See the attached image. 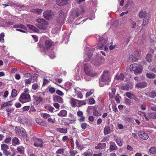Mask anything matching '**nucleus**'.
Segmentation results:
<instances>
[{"instance_id": "1", "label": "nucleus", "mask_w": 156, "mask_h": 156, "mask_svg": "<svg viewBox=\"0 0 156 156\" xmlns=\"http://www.w3.org/2000/svg\"><path fill=\"white\" fill-rule=\"evenodd\" d=\"M107 37L106 35H104L101 38L99 39V42L97 47V49H102L104 46V50L105 51L108 50V47L109 44L107 42Z\"/></svg>"}, {"instance_id": "2", "label": "nucleus", "mask_w": 156, "mask_h": 156, "mask_svg": "<svg viewBox=\"0 0 156 156\" xmlns=\"http://www.w3.org/2000/svg\"><path fill=\"white\" fill-rule=\"evenodd\" d=\"M110 81V76L109 72L108 71H104L103 74L99 79L100 86L101 87H102L104 86L105 85H108V83Z\"/></svg>"}, {"instance_id": "3", "label": "nucleus", "mask_w": 156, "mask_h": 156, "mask_svg": "<svg viewBox=\"0 0 156 156\" xmlns=\"http://www.w3.org/2000/svg\"><path fill=\"white\" fill-rule=\"evenodd\" d=\"M129 68L131 71H134L135 74L141 73L143 69L141 65L136 63L131 65Z\"/></svg>"}, {"instance_id": "4", "label": "nucleus", "mask_w": 156, "mask_h": 156, "mask_svg": "<svg viewBox=\"0 0 156 156\" xmlns=\"http://www.w3.org/2000/svg\"><path fill=\"white\" fill-rule=\"evenodd\" d=\"M139 16L141 18H144L142 26H146L148 23L150 17V14L145 11H141L139 12Z\"/></svg>"}, {"instance_id": "5", "label": "nucleus", "mask_w": 156, "mask_h": 156, "mask_svg": "<svg viewBox=\"0 0 156 156\" xmlns=\"http://www.w3.org/2000/svg\"><path fill=\"white\" fill-rule=\"evenodd\" d=\"M36 21L37 23H36V26L41 29H45L48 24V22L43 19H37Z\"/></svg>"}, {"instance_id": "6", "label": "nucleus", "mask_w": 156, "mask_h": 156, "mask_svg": "<svg viewBox=\"0 0 156 156\" xmlns=\"http://www.w3.org/2000/svg\"><path fill=\"white\" fill-rule=\"evenodd\" d=\"M83 70L86 74L87 76H93L96 75L95 73H93L92 68L90 64L88 63L85 64Z\"/></svg>"}, {"instance_id": "7", "label": "nucleus", "mask_w": 156, "mask_h": 156, "mask_svg": "<svg viewBox=\"0 0 156 156\" xmlns=\"http://www.w3.org/2000/svg\"><path fill=\"white\" fill-rule=\"evenodd\" d=\"M31 100L30 96L28 93H22L19 98V101L22 103L29 102Z\"/></svg>"}, {"instance_id": "8", "label": "nucleus", "mask_w": 156, "mask_h": 156, "mask_svg": "<svg viewBox=\"0 0 156 156\" xmlns=\"http://www.w3.org/2000/svg\"><path fill=\"white\" fill-rule=\"evenodd\" d=\"M84 12L82 9L81 8L78 9H75L72 11L71 16L70 17H72L73 19L72 20V21L74 19L78 16L79 15L81 14Z\"/></svg>"}, {"instance_id": "9", "label": "nucleus", "mask_w": 156, "mask_h": 156, "mask_svg": "<svg viewBox=\"0 0 156 156\" xmlns=\"http://www.w3.org/2000/svg\"><path fill=\"white\" fill-rule=\"evenodd\" d=\"M66 17V15L63 11H60L59 12L57 21L58 23H64Z\"/></svg>"}, {"instance_id": "10", "label": "nucleus", "mask_w": 156, "mask_h": 156, "mask_svg": "<svg viewBox=\"0 0 156 156\" xmlns=\"http://www.w3.org/2000/svg\"><path fill=\"white\" fill-rule=\"evenodd\" d=\"M15 133L19 136L25 137L26 136V133L24 129L21 127H16L15 129Z\"/></svg>"}, {"instance_id": "11", "label": "nucleus", "mask_w": 156, "mask_h": 156, "mask_svg": "<svg viewBox=\"0 0 156 156\" xmlns=\"http://www.w3.org/2000/svg\"><path fill=\"white\" fill-rule=\"evenodd\" d=\"M34 145L35 147H42L43 146V142L42 140L40 138H34Z\"/></svg>"}, {"instance_id": "12", "label": "nucleus", "mask_w": 156, "mask_h": 156, "mask_svg": "<svg viewBox=\"0 0 156 156\" xmlns=\"http://www.w3.org/2000/svg\"><path fill=\"white\" fill-rule=\"evenodd\" d=\"M54 16L53 12L51 10H47L43 13V16L47 20H49L52 18Z\"/></svg>"}, {"instance_id": "13", "label": "nucleus", "mask_w": 156, "mask_h": 156, "mask_svg": "<svg viewBox=\"0 0 156 156\" xmlns=\"http://www.w3.org/2000/svg\"><path fill=\"white\" fill-rule=\"evenodd\" d=\"M138 134L139 136L143 140H147L149 137V136L147 134L143 131H139Z\"/></svg>"}, {"instance_id": "14", "label": "nucleus", "mask_w": 156, "mask_h": 156, "mask_svg": "<svg viewBox=\"0 0 156 156\" xmlns=\"http://www.w3.org/2000/svg\"><path fill=\"white\" fill-rule=\"evenodd\" d=\"M74 89L75 92L76 93V95L77 96V98L82 99L83 97V95L80 91V89L78 87L74 88Z\"/></svg>"}, {"instance_id": "15", "label": "nucleus", "mask_w": 156, "mask_h": 156, "mask_svg": "<svg viewBox=\"0 0 156 156\" xmlns=\"http://www.w3.org/2000/svg\"><path fill=\"white\" fill-rule=\"evenodd\" d=\"M33 98L35 101L34 104L36 105H37L38 104L40 103L42 100V98L40 96H38L35 95H34L33 96Z\"/></svg>"}, {"instance_id": "16", "label": "nucleus", "mask_w": 156, "mask_h": 156, "mask_svg": "<svg viewBox=\"0 0 156 156\" xmlns=\"http://www.w3.org/2000/svg\"><path fill=\"white\" fill-rule=\"evenodd\" d=\"M78 100L73 98H71L70 100V103L73 107L77 106Z\"/></svg>"}, {"instance_id": "17", "label": "nucleus", "mask_w": 156, "mask_h": 156, "mask_svg": "<svg viewBox=\"0 0 156 156\" xmlns=\"http://www.w3.org/2000/svg\"><path fill=\"white\" fill-rule=\"evenodd\" d=\"M69 0H56V4L59 5H66L68 3Z\"/></svg>"}, {"instance_id": "18", "label": "nucleus", "mask_w": 156, "mask_h": 156, "mask_svg": "<svg viewBox=\"0 0 156 156\" xmlns=\"http://www.w3.org/2000/svg\"><path fill=\"white\" fill-rule=\"evenodd\" d=\"M53 100L54 101L60 103H63V99L58 96H56L53 98Z\"/></svg>"}, {"instance_id": "19", "label": "nucleus", "mask_w": 156, "mask_h": 156, "mask_svg": "<svg viewBox=\"0 0 156 156\" xmlns=\"http://www.w3.org/2000/svg\"><path fill=\"white\" fill-rule=\"evenodd\" d=\"M147 83L146 82H142L139 83L135 85V87L138 88H143L147 86Z\"/></svg>"}, {"instance_id": "20", "label": "nucleus", "mask_w": 156, "mask_h": 156, "mask_svg": "<svg viewBox=\"0 0 156 156\" xmlns=\"http://www.w3.org/2000/svg\"><path fill=\"white\" fill-rule=\"evenodd\" d=\"M147 117L148 118V120L150 119H156V112H150L147 114Z\"/></svg>"}, {"instance_id": "21", "label": "nucleus", "mask_w": 156, "mask_h": 156, "mask_svg": "<svg viewBox=\"0 0 156 156\" xmlns=\"http://www.w3.org/2000/svg\"><path fill=\"white\" fill-rule=\"evenodd\" d=\"M67 114V111L65 110H61L58 114V115L61 117H66Z\"/></svg>"}, {"instance_id": "22", "label": "nucleus", "mask_w": 156, "mask_h": 156, "mask_svg": "<svg viewBox=\"0 0 156 156\" xmlns=\"http://www.w3.org/2000/svg\"><path fill=\"white\" fill-rule=\"evenodd\" d=\"M116 79L119 80H122L124 78V75L121 73H118L116 76Z\"/></svg>"}, {"instance_id": "23", "label": "nucleus", "mask_w": 156, "mask_h": 156, "mask_svg": "<svg viewBox=\"0 0 156 156\" xmlns=\"http://www.w3.org/2000/svg\"><path fill=\"white\" fill-rule=\"evenodd\" d=\"M53 44V42L51 40H48L46 41L45 43V47L46 48H48L52 45Z\"/></svg>"}, {"instance_id": "24", "label": "nucleus", "mask_w": 156, "mask_h": 156, "mask_svg": "<svg viewBox=\"0 0 156 156\" xmlns=\"http://www.w3.org/2000/svg\"><path fill=\"white\" fill-rule=\"evenodd\" d=\"M57 131L60 133H67V129L66 128H59L57 129Z\"/></svg>"}, {"instance_id": "25", "label": "nucleus", "mask_w": 156, "mask_h": 156, "mask_svg": "<svg viewBox=\"0 0 156 156\" xmlns=\"http://www.w3.org/2000/svg\"><path fill=\"white\" fill-rule=\"evenodd\" d=\"M36 121L37 124L45 126L46 125L45 122L41 119L37 118L36 119Z\"/></svg>"}, {"instance_id": "26", "label": "nucleus", "mask_w": 156, "mask_h": 156, "mask_svg": "<svg viewBox=\"0 0 156 156\" xmlns=\"http://www.w3.org/2000/svg\"><path fill=\"white\" fill-rule=\"evenodd\" d=\"M147 95L151 98H154L156 96V92L154 90H152L147 94Z\"/></svg>"}, {"instance_id": "27", "label": "nucleus", "mask_w": 156, "mask_h": 156, "mask_svg": "<svg viewBox=\"0 0 156 156\" xmlns=\"http://www.w3.org/2000/svg\"><path fill=\"white\" fill-rule=\"evenodd\" d=\"M12 143L13 145H18L20 144L19 139L16 137L13 138L12 140Z\"/></svg>"}, {"instance_id": "28", "label": "nucleus", "mask_w": 156, "mask_h": 156, "mask_svg": "<svg viewBox=\"0 0 156 156\" xmlns=\"http://www.w3.org/2000/svg\"><path fill=\"white\" fill-rule=\"evenodd\" d=\"M106 146L105 143H99L97 146H95V148L96 149H101L104 148Z\"/></svg>"}, {"instance_id": "29", "label": "nucleus", "mask_w": 156, "mask_h": 156, "mask_svg": "<svg viewBox=\"0 0 156 156\" xmlns=\"http://www.w3.org/2000/svg\"><path fill=\"white\" fill-rule=\"evenodd\" d=\"M110 149L111 151L117 149V147L114 142H110Z\"/></svg>"}, {"instance_id": "30", "label": "nucleus", "mask_w": 156, "mask_h": 156, "mask_svg": "<svg viewBox=\"0 0 156 156\" xmlns=\"http://www.w3.org/2000/svg\"><path fill=\"white\" fill-rule=\"evenodd\" d=\"M27 26L30 29L35 32L37 33L39 32L38 30L34 26L31 25H27Z\"/></svg>"}, {"instance_id": "31", "label": "nucleus", "mask_w": 156, "mask_h": 156, "mask_svg": "<svg viewBox=\"0 0 156 156\" xmlns=\"http://www.w3.org/2000/svg\"><path fill=\"white\" fill-rule=\"evenodd\" d=\"M137 114L138 115L142 117L144 116L146 120H148V118H147V115H146L145 112L139 111L138 112Z\"/></svg>"}, {"instance_id": "32", "label": "nucleus", "mask_w": 156, "mask_h": 156, "mask_svg": "<svg viewBox=\"0 0 156 156\" xmlns=\"http://www.w3.org/2000/svg\"><path fill=\"white\" fill-rule=\"evenodd\" d=\"M116 90L115 88H112L111 91H109V97L110 98H112L115 93Z\"/></svg>"}, {"instance_id": "33", "label": "nucleus", "mask_w": 156, "mask_h": 156, "mask_svg": "<svg viewBox=\"0 0 156 156\" xmlns=\"http://www.w3.org/2000/svg\"><path fill=\"white\" fill-rule=\"evenodd\" d=\"M13 27L15 28H20L24 30L26 29V27L21 24L15 25H14Z\"/></svg>"}, {"instance_id": "34", "label": "nucleus", "mask_w": 156, "mask_h": 156, "mask_svg": "<svg viewBox=\"0 0 156 156\" xmlns=\"http://www.w3.org/2000/svg\"><path fill=\"white\" fill-rule=\"evenodd\" d=\"M115 141L118 145L119 146H122L123 143V141L121 139L119 138H117Z\"/></svg>"}, {"instance_id": "35", "label": "nucleus", "mask_w": 156, "mask_h": 156, "mask_svg": "<svg viewBox=\"0 0 156 156\" xmlns=\"http://www.w3.org/2000/svg\"><path fill=\"white\" fill-rule=\"evenodd\" d=\"M111 133V130L108 126L105 127L104 129V133L106 135Z\"/></svg>"}, {"instance_id": "36", "label": "nucleus", "mask_w": 156, "mask_h": 156, "mask_svg": "<svg viewBox=\"0 0 156 156\" xmlns=\"http://www.w3.org/2000/svg\"><path fill=\"white\" fill-rule=\"evenodd\" d=\"M66 120L69 121V122H66V124H75L76 123V119L75 118H73L72 119H67Z\"/></svg>"}, {"instance_id": "37", "label": "nucleus", "mask_w": 156, "mask_h": 156, "mask_svg": "<svg viewBox=\"0 0 156 156\" xmlns=\"http://www.w3.org/2000/svg\"><path fill=\"white\" fill-rule=\"evenodd\" d=\"M17 150L20 154H23L24 151V148L22 146L18 147L17 148Z\"/></svg>"}, {"instance_id": "38", "label": "nucleus", "mask_w": 156, "mask_h": 156, "mask_svg": "<svg viewBox=\"0 0 156 156\" xmlns=\"http://www.w3.org/2000/svg\"><path fill=\"white\" fill-rule=\"evenodd\" d=\"M146 76L147 77L150 79L154 78L156 76L155 74L149 73H146Z\"/></svg>"}, {"instance_id": "39", "label": "nucleus", "mask_w": 156, "mask_h": 156, "mask_svg": "<svg viewBox=\"0 0 156 156\" xmlns=\"http://www.w3.org/2000/svg\"><path fill=\"white\" fill-rule=\"evenodd\" d=\"M91 56L92 54L91 53H87L85 55L86 58L84 59V61L85 62L88 61Z\"/></svg>"}, {"instance_id": "40", "label": "nucleus", "mask_w": 156, "mask_h": 156, "mask_svg": "<svg viewBox=\"0 0 156 156\" xmlns=\"http://www.w3.org/2000/svg\"><path fill=\"white\" fill-rule=\"evenodd\" d=\"M47 110H48L50 112H53V110H54V108L52 107L49 106V105H46L44 107Z\"/></svg>"}, {"instance_id": "41", "label": "nucleus", "mask_w": 156, "mask_h": 156, "mask_svg": "<svg viewBox=\"0 0 156 156\" xmlns=\"http://www.w3.org/2000/svg\"><path fill=\"white\" fill-rule=\"evenodd\" d=\"M1 150L3 151L7 150L9 148V146L5 144H2L1 145Z\"/></svg>"}, {"instance_id": "42", "label": "nucleus", "mask_w": 156, "mask_h": 156, "mask_svg": "<svg viewBox=\"0 0 156 156\" xmlns=\"http://www.w3.org/2000/svg\"><path fill=\"white\" fill-rule=\"evenodd\" d=\"M32 11L35 13L40 14L42 12V10L40 9H32Z\"/></svg>"}, {"instance_id": "43", "label": "nucleus", "mask_w": 156, "mask_h": 156, "mask_svg": "<svg viewBox=\"0 0 156 156\" xmlns=\"http://www.w3.org/2000/svg\"><path fill=\"white\" fill-rule=\"evenodd\" d=\"M86 103L84 101H78V104L77 107H80L82 106L83 105H85Z\"/></svg>"}, {"instance_id": "44", "label": "nucleus", "mask_w": 156, "mask_h": 156, "mask_svg": "<svg viewBox=\"0 0 156 156\" xmlns=\"http://www.w3.org/2000/svg\"><path fill=\"white\" fill-rule=\"evenodd\" d=\"M146 59L147 62H151L152 59L151 55L150 54H147L146 56Z\"/></svg>"}, {"instance_id": "45", "label": "nucleus", "mask_w": 156, "mask_h": 156, "mask_svg": "<svg viewBox=\"0 0 156 156\" xmlns=\"http://www.w3.org/2000/svg\"><path fill=\"white\" fill-rule=\"evenodd\" d=\"M130 25L132 28H134L135 27L136 25V22L132 20H130Z\"/></svg>"}, {"instance_id": "46", "label": "nucleus", "mask_w": 156, "mask_h": 156, "mask_svg": "<svg viewBox=\"0 0 156 156\" xmlns=\"http://www.w3.org/2000/svg\"><path fill=\"white\" fill-rule=\"evenodd\" d=\"M41 116H42L44 119H47L48 118H49L50 115L49 114L46 113H42L41 115Z\"/></svg>"}, {"instance_id": "47", "label": "nucleus", "mask_w": 156, "mask_h": 156, "mask_svg": "<svg viewBox=\"0 0 156 156\" xmlns=\"http://www.w3.org/2000/svg\"><path fill=\"white\" fill-rule=\"evenodd\" d=\"M149 152L151 154H155L156 153V148L154 147H151L149 149Z\"/></svg>"}, {"instance_id": "48", "label": "nucleus", "mask_w": 156, "mask_h": 156, "mask_svg": "<svg viewBox=\"0 0 156 156\" xmlns=\"http://www.w3.org/2000/svg\"><path fill=\"white\" fill-rule=\"evenodd\" d=\"M124 102L125 104L126 105H131L132 102L131 100L128 98H126Z\"/></svg>"}, {"instance_id": "49", "label": "nucleus", "mask_w": 156, "mask_h": 156, "mask_svg": "<svg viewBox=\"0 0 156 156\" xmlns=\"http://www.w3.org/2000/svg\"><path fill=\"white\" fill-rule=\"evenodd\" d=\"M5 36L4 34V33H2L0 34V41L2 43L4 42V37Z\"/></svg>"}, {"instance_id": "50", "label": "nucleus", "mask_w": 156, "mask_h": 156, "mask_svg": "<svg viewBox=\"0 0 156 156\" xmlns=\"http://www.w3.org/2000/svg\"><path fill=\"white\" fill-rule=\"evenodd\" d=\"M17 95V91L15 89H13L12 91L11 96L13 98L16 97Z\"/></svg>"}, {"instance_id": "51", "label": "nucleus", "mask_w": 156, "mask_h": 156, "mask_svg": "<svg viewBox=\"0 0 156 156\" xmlns=\"http://www.w3.org/2000/svg\"><path fill=\"white\" fill-rule=\"evenodd\" d=\"M69 153L71 156H75V155L77 153V152L76 150L73 151L70 150Z\"/></svg>"}, {"instance_id": "52", "label": "nucleus", "mask_w": 156, "mask_h": 156, "mask_svg": "<svg viewBox=\"0 0 156 156\" xmlns=\"http://www.w3.org/2000/svg\"><path fill=\"white\" fill-rule=\"evenodd\" d=\"M129 60L130 61L134 62L138 60L136 57H135L133 55H131L129 58Z\"/></svg>"}, {"instance_id": "53", "label": "nucleus", "mask_w": 156, "mask_h": 156, "mask_svg": "<svg viewBox=\"0 0 156 156\" xmlns=\"http://www.w3.org/2000/svg\"><path fill=\"white\" fill-rule=\"evenodd\" d=\"M49 91L51 94L54 93L55 91V89L53 87H48Z\"/></svg>"}, {"instance_id": "54", "label": "nucleus", "mask_w": 156, "mask_h": 156, "mask_svg": "<svg viewBox=\"0 0 156 156\" xmlns=\"http://www.w3.org/2000/svg\"><path fill=\"white\" fill-rule=\"evenodd\" d=\"M93 115L96 116H98L101 115V114L99 113L97 110L96 109H94L93 110Z\"/></svg>"}, {"instance_id": "55", "label": "nucleus", "mask_w": 156, "mask_h": 156, "mask_svg": "<svg viewBox=\"0 0 156 156\" xmlns=\"http://www.w3.org/2000/svg\"><path fill=\"white\" fill-rule=\"evenodd\" d=\"M39 87V85L37 83H34L32 86V89L34 90H36Z\"/></svg>"}, {"instance_id": "56", "label": "nucleus", "mask_w": 156, "mask_h": 156, "mask_svg": "<svg viewBox=\"0 0 156 156\" xmlns=\"http://www.w3.org/2000/svg\"><path fill=\"white\" fill-rule=\"evenodd\" d=\"M32 81L31 77L30 78L26 79L24 80V82L26 84H30Z\"/></svg>"}, {"instance_id": "57", "label": "nucleus", "mask_w": 156, "mask_h": 156, "mask_svg": "<svg viewBox=\"0 0 156 156\" xmlns=\"http://www.w3.org/2000/svg\"><path fill=\"white\" fill-rule=\"evenodd\" d=\"M88 126V125L86 123L83 122L81 124V127L82 129H84L86 128Z\"/></svg>"}, {"instance_id": "58", "label": "nucleus", "mask_w": 156, "mask_h": 156, "mask_svg": "<svg viewBox=\"0 0 156 156\" xmlns=\"http://www.w3.org/2000/svg\"><path fill=\"white\" fill-rule=\"evenodd\" d=\"M126 96L129 98H131L133 94L130 92H126L125 94Z\"/></svg>"}, {"instance_id": "59", "label": "nucleus", "mask_w": 156, "mask_h": 156, "mask_svg": "<svg viewBox=\"0 0 156 156\" xmlns=\"http://www.w3.org/2000/svg\"><path fill=\"white\" fill-rule=\"evenodd\" d=\"M64 152V150L62 148H60L59 149L56 151V153L57 154H61Z\"/></svg>"}, {"instance_id": "60", "label": "nucleus", "mask_w": 156, "mask_h": 156, "mask_svg": "<svg viewBox=\"0 0 156 156\" xmlns=\"http://www.w3.org/2000/svg\"><path fill=\"white\" fill-rule=\"evenodd\" d=\"M11 140V138L9 136H8L4 140L5 143H8L10 142Z\"/></svg>"}, {"instance_id": "61", "label": "nucleus", "mask_w": 156, "mask_h": 156, "mask_svg": "<svg viewBox=\"0 0 156 156\" xmlns=\"http://www.w3.org/2000/svg\"><path fill=\"white\" fill-rule=\"evenodd\" d=\"M141 53V51L140 50H139L134 52V54L136 57H139Z\"/></svg>"}, {"instance_id": "62", "label": "nucleus", "mask_w": 156, "mask_h": 156, "mask_svg": "<svg viewBox=\"0 0 156 156\" xmlns=\"http://www.w3.org/2000/svg\"><path fill=\"white\" fill-rule=\"evenodd\" d=\"M30 108V106H27L23 107L22 108L23 110V111H28L29 110Z\"/></svg>"}, {"instance_id": "63", "label": "nucleus", "mask_w": 156, "mask_h": 156, "mask_svg": "<svg viewBox=\"0 0 156 156\" xmlns=\"http://www.w3.org/2000/svg\"><path fill=\"white\" fill-rule=\"evenodd\" d=\"M56 93L60 96H63L64 94L63 93L59 90H57L56 91Z\"/></svg>"}, {"instance_id": "64", "label": "nucleus", "mask_w": 156, "mask_h": 156, "mask_svg": "<svg viewBox=\"0 0 156 156\" xmlns=\"http://www.w3.org/2000/svg\"><path fill=\"white\" fill-rule=\"evenodd\" d=\"M3 153L6 156L9 155L11 154V153L10 152L7 151V150L3 151Z\"/></svg>"}]
</instances>
